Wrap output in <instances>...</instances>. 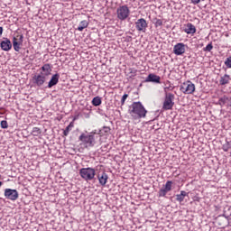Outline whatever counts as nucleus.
<instances>
[{"mask_svg": "<svg viewBox=\"0 0 231 231\" xmlns=\"http://www.w3.org/2000/svg\"><path fill=\"white\" fill-rule=\"evenodd\" d=\"M3 35V27H0V37Z\"/></svg>", "mask_w": 231, "mask_h": 231, "instance_id": "obj_34", "label": "nucleus"}, {"mask_svg": "<svg viewBox=\"0 0 231 231\" xmlns=\"http://www.w3.org/2000/svg\"><path fill=\"white\" fill-rule=\"evenodd\" d=\"M225 66L231 69V56L227 57L225 60Z\"/></svg>", "mask_w": 231, "mask_h": 231, "instance_id": "obj_27", "label": "nucleus"}, {"mask_svg": "<svg viewBox=\"0 0 231 231\" xmlns=\"http://www.w3.org/2000/svg\"><path fill=\"white\" fill-rule=\"evenodd\" d=\"M155 26L158 28V26H163V21L162 19H155Z\"/></svg>", "mask_w": 231, "mask_h": 231, "instance_id": "obj_29", "label": "nucleus"}, {"mask_svg": "<svg viewBox=\"0 0 231 231\" xmlns=\"http://www.w3.org/2000/svg\"><path fill=\"white\" fill-rule=\"evenodd\" d=\"M218 104L223 107V106H226V107H231V97L230 96H223L218 99Z\"/></svg>", "mask_w": 231, "mask_h": 231, "instance_id": "obj_15", "label": "nucleus"}, {"mask_svg": "<svg viewBox=\"0 0 231 231\" xmlns=\"http://www.w3.org/2000/svg\"><path fill=\"white\" fill-rule=\"evenodd\" d=\"M97 180L101 187H106L107 183V180H109V176L105 171L97 174Z\"/></svg>", "mask_w": 231, "mask_h": 231, "instance_id": "obj_14", "label": "nucleus"}, {"mask_svg": "<svg viewBox=\"0 0 231 231\" xmlns=\"http://www.w3.org/2000/svg\"><path fill=\"white\" fill-rule=\"evenodd\" d=\"M128 113L133 120H140V118H145L147 110L143 105H142V102H134L129 106Z\"/></svg>", "mask_w": 231, "mask_h": 231, "instance_id": "obj_1", "label": "nucleus"}, {"mask_svg": "<svg viewBox=\"0 0 231 231\" xmlns=\"http://www.w3.org/2000/svg\"><path fill=\"white\" fill-rule=\"evenodd\" d=\"M0 48L3 51H10L12 50V42L8 38H5L4 41L0 42Z\"/></svg>", "mask_w": 231, "mask_h": 231, "instance_id": "obj_12", "label": "nucleus"}, {"mask_svg": "<svg viewBox=\"0 0 231 231\" xmlns=\"http://www.w3.org/2000/svg\"><path fill=\"white\" fill-rule=\"evenodd\" d=\"M46 80H48V77L44 75V72H41L40 74H36L32 77V82L35 86H38V88L44 86V82H46Z\"/></svg>", "mask_w": 231, "mask_h": 231, "instance_id": "obj_7", "label": "nucleus"}, {"mask_svg": "<svg viewBox=\"0 0 231 231\" xmlns=\"http://www.w3.org/2000/svg\"><path fill=\"white\" fill-rule=\"evenodd\" d=\"M59 79H60V75H59V73L54 74L49 81L48 88L57 86V84H59Z\"/></svg>", "mask_w": 231, "mask_h": 231, "instance_id": "obj_17", "label": "nucleus"}, {"mask_svg": "<svg viewBox=\"0 0 231 231\" xmlns=\"http://www.w3.org/2000/svg\"><path fill=\"white\" fill-rule=\"evenodd\" d=\"M172 190V181L168 180L165 185L159 190L158 197L165 198L167 196V192H171Z\"/></svg>", "mask_w": 231, "mask_h": 231, "instance_id": "obj_9", "label": "nucleus"}, {"mask_svg": "<svg viewBox=\"0 0 231 231\" xmlns=\"http://www.w3.org/2000/svg\"><path fill=\"white\" fill-rule=\"evenodd\" d=\"M1 127L2 129H8V122L6 121H1Z\"/></svg>", "mask_w": 231, "mask_h": 231, "instance_id": "obj_30", "label": "nucleus"}, {"mask_svg": "<svg viewBox=\"0 0 231 231\" xmlns=\"http://www.w3.org/2000/svg\"><path fill=\"white\" fill-rule=\"evenodd\" d=\"M222 216H223L224 217H226V219H228V217H229L226 216V214H225V213H224Z\"/></svg>", "mask_w": 231, "mask_h": 231, "instance_id": "obj_35", "label": "nucleus"}, {"mask_svg": "<svg viewBox=\"0 0 231 231\" xmlns=\"http://www.w3.org/2000/svg\"><path fill=\"white\" fill-rule=\"evenodd\" d=\"M230 82V75H224L220 78L219 84L220 86H226Z\"/></svg>", "mask_w": 231, "mask_h": 231, "instance_id": "obj_20", "label": "nucleus"}, {"mask_svg": "<svg viewBox=\"0 0 231 231\" xmlns=\"http://www.w3.org/2000/svg\"><path fill=\"white\" fill-rule=\"evenodd\" d=\"M42 73H43L45 77H48L51 73V66H50V64H45L42 67Z\"/></svg>", "mask_w": 231, "mask_h": 231, "instance_id": "obj_21", "label": "nucleus"}, {"mask_svg": "<svg viewBox=\"0 0 231 231\" xmlns=\"http://www.w3.org/2000/svg\"><path fill=\"white\" fill-rule=\"evenodd\" d=\"M230 143H226L225 144H223L222 149L223 151H225V152H228V151L230 150Z\"/></svg>", "mask_w": 231, "mask_h": 231, "instance_id": "obj_28", "label": "nucleus"}, {"mask_svg": "<svg viewBox=\"0 0 231 231\" xmlns=\"http://www.w3.org/2000/svg\"><path fill=\"white\" fill-rule=\"evenodd\" d=\"M79 140L81 142L80 145H84L86 149L95 147V143H97V141L95 140V133L93 132L88 134L82 133L79 135Z\"/></svg>", "mask_w": 231, "mask_h": 231, "instance_id": "obj_2", "label": "nucleus"}, {"mask_svg": "<svg viewBox=\"0 0 231 231\" xmlns=\"http://www.w3.org/2000/svg\"><path fill=\"white\" fill-rule=\"evenodd\" d=\"M4 194L5 198L10 199V201H17L19 199V191L17 189H5Z\"/></svg>", "mask_w": 231, "mask_h": 231, "instance_id": "obj_8", "label": "nucleus"}, {"mask_svg": "<svg viewBox=\"0 0 231 231\" xmlns=\"http://www.w3.org/2000/svg\"><path fill=\"white\" fill-rule=\"evenodd\" d=\"M135 28L137 32H143L145 33L147 30V21L143 18H140L135 22Z\"/></svg>", "mask_w": 231, "mask_h": 231, "instance_id": "obj_11", "label": "nucleus"}, {"mask_svg": "<svg viewBox=\"0 0 231 231\" xmlns=\"http://www.w3.org/2000/svg\"><path fill=\"white\" fill-rule=\"evenodd\" d=\"M185 47L186 45L184 43H177L173 47V53L175 55H183L185 53Z\"/></svg>", "mask_w": 231, "mask_h": 231, "instance_id": "obj_13", "label": "nucleus"}, {"mask_svg": "<svg viewBox=\"0 0 231 231\" xmlns=\"http://www.w3.org/2000/svg\"><path fill=\"white\" fill-rule=\"evenodd\" d=\"M193 5H199L201 3V0H190Z\"/></svg>", "mask_w": 231, "mask_h": 231, "instance_id": "obj_33", "label": "nucleus"}, {"mask_svg": "<svg viewBox=\"0 0 231 231\" xmlns=\"http://www.w3.org/2000/svg\"><path fill=\"white\" fill-rule=\"evenodd\" d=\"M129 97V95L127 94H125L123 97H122V99H121V106H124V104H125V100H127V97Z\"/></svg>", "mask_w": 231, "mask_h": 231, "instance_id": "obj_31", "label": "nucleus"}, {"mask_svg": "<svg viewBox=\"0 0 231 231\" xmlns=\"http://www.w3.org/2000/svg\"><path fill=\"white\" fill-rule=\"evenodd\" d=\"M73 127H75V123L72 121L64 130L63 132L64 136H68V134H69V132L73 129Z\"/></svg>", "mask_w": 231, "mask_h": 231, "instance_id": "obj_22", "label": "nucleus"}, {"mask_svg": "<svg viewBox=\"0 0 231 231\" xmlns=\"http://www.w3.org/2000/svg\"><path fill=\"white\" fill-rule=\"evenodd\" d=\"M187 196H189V193L185 190H181L180 194H177L176 195V201H178L179 203H183L185 198H187Z\"/></svg>", "mask_w": 231, "mask_h": 231, "instance_id": "obj_19", "label": "nucleus"}, {"mask_svg": "<svg viewBox=\"0 0 231 231\" xmlns=\"http://www.w3.org/2000/svg\"><path fill=\"white\" fill-rule=\"evenodd\" d=\"M3 185V182L0 181V187Z\"/></svg>", "mask_w": 231, "mask_h": 231, "instance_id": "obj_37", "label": "nucleus"}, {"mask_svg": "<svg viewBox=\"0 0 231 231\" xmlns=\"http://www.w3.org/2000/svg\"><path fill=\"white\" fill-rule=\"evenodd\" d=\"M131 14V10H129V7L127 5H120L116 9V15L117 19L119 21H125Z\"/></svg>", "mask_w": 231, "mask_h": 231, "instance_id": "obj_4", "label": "nucleus"}, {"mask_svg": "<svg viewBox=\"0 0 231 231\" xmlns=\"http://www.w3.org/2000/svg\"><path fill=\"white\" fill-rule=\"evenodd\" d=\"M41 133H42V132L41 131V128H39V127H33L32 130L31 134H32V136H40Z\"/></svg>", "mask_w": 231, "mask_h": 231, "instance_id": "obj_25", "label": "nucleus"}, {"mask_svg": "<svg viewBox=\"0 0 231 231\" xmlns=\"http://www.w3.org/2000/svg\"><path fill=\"white\" fill-rule=\"evenodd\" d=\"M174 107V94L172 93H166L164 97V102L162 105V108L165 111H169Z\"/></svg>", "mask_w": 231, "mask_h": 231, "instance_id": "obj_5", "label": "nucleus"}, {"mask_svg": "<svg viewBox=\"0 0 231 231\" xmlns=\"http://www.w3.org/2000/svg\"><path fill=\"white\" fill-rule=\"evenodd\" d=\"M95 169L93 168H82L79 170V175L85 181H91V180L95 179Z\"/></svg>", "mask_w": 231, "mask_h": 231, "instance_id": "obj_3", "label": "nucleus"}, {"mask_svg": "<svg viewBox=\"0 0 231 231\" xmlns=\"http://www.w3.org/2000/svg\"><path fill=\"white\" fill-rule=\"evenodd\" d=\"M24 36L17 35V37L13 38V48L14 51H20L21 47L23 46Z\"/></svg>", "mask_w": 231, "mask_h": 231, "instance_id": "obj_10", "label": "nucleus"}, {"mask_svg": "<svg viewBox=\"0 0 231 231\" xmlns=\"http://www.w3.org/2000/svg\"><path fill=\"white\" fill-rule=\"evenodd\" d=\"M185 33H188L189 35L196 33V26L192 23H187L186 27L184 29Z\"/></svg>", "mask_w": 231, "mask_h": 231, "instance_id": "obj_18", "label": "nucleus"}, {"mask_svg": "<svg viewBox=\"0 0 231 231\" xmlns=\"http://www.w3.org/2000/svg\"><path fill=\"white\" fill-rule=\"evenodd\" d=\"M162 78L156 74H149L145 79V82H153L155 84H161Z\"/></svg>", "mask_w": 231, "mask_h": 231, "instance_id": "obj_16", "label": "nucleus"}, {"mask_svg": "<svg viewBox=\"0 0 231 231\" xmlns=\"http://www.w3.org/2000/svg\"><path fill=\"white\" fill-rule=\"evenodd\" d=\"M88 25H89V23H88V21H86V20H83L80 22V23L78 27V31L82 32L85 28H88Z\"/></svg>", "mask_w": 231, "mask_h": 231, "instance_id": "obj_23", "label": "nucleus"}, {"mask_svg": "<svg viewBox=\"0 0 231 231\" xmlns=\"http://www.w3.org/2000/svg\"><path fill=\"white\" fill-rule=\"evenodd\" d=\"M167 89H169V88H167V87H166V88H164V91H167Z\"/></svg>", "mask_w": 231, "mask_h": 231, "instance_id": "obj_36", "label": "nucleus"}, {"mask_svg": "<svg viewBox=\"0 0 231 231\" xmlns=\"http://www.w3.org/2000/svg\"><path fill=\"white\" fill-rule=\"evenodd\" d=\"M180 91L185 95H192L196 91V85L191 81H186L180 86Z\"/></svg>", "mask_w": 231, "mask_h": 231, "instance_id": "obj_6", "label": "nucleus"}, {"mask_svg": "<svg viewBox=\"0 0 231 231\" xmlns=\"http://www.w3.org/2000/svg\"><path fill=\"white\" fill-rule=\"evenodd\" d=\"M213 49L214 46L212 45V42H210L203 49V51H212Z\"/></svg>", "mask_w": 231, "mask_h": 231, "instance_id": "obj_26", "label": "nucleus"}, {"mask_svg": "<svg viewBox=\"0 0 231 231\" xmlns=\"http://www.w3.org/2000/svg\"><path fill=\"white\" fill-rule=\"evenodd\" d=\"M102 104V98L100 97H96L92 99V106L98 107Z\"/></svg>", "mask_w": 231, "mask_h": 231, "instance_id": "obj_24", "label": "nucleus"}, {"mask_svg": "<svg viewBox=\"0 0 231 231\" xmlns=\"http://www.w3.org/2000/svg\"><path fill=\"white\" fill-rule=\"evenodd\" d=\"M103 131H104V133H109L111 131V128H109L108 126H105L103 128Z\"/></svg>", "mask_w": 231, "mask_h": 231, "instance_id": "obj_32", "label": "nucleus"}]
</instances>
